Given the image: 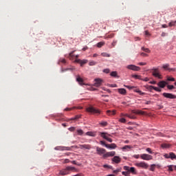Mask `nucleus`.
I'll return each mask as SVG.
<instances>
[{
    "instance_id": "nucleus-8",
    "label": "nucleus",
    "mask_w": 176,
    "mask_h": 176,
    "mask_svg": "<svg viewBox=\"0 0 176 176\" xmlns=\"http://www.w3.org/2000/svg\"><path fill=\"white\" fill-rule=\"evenodd\" d=\"M126 68L128 69H131V71H140L141 69V67L134 65H129L128 66H126Z\"/></svg>"
},
{
    "instance_id": "nucleus-44",
    "label": "nucleus",
    "mask_w": 176,
    "mask_h": 176,
    "mask_svg": "<svg viewBox=\"0 0 176 176\" xmlns=\"http://www.w3.org/2000/svg\"><path fill=\"white\" fill-rule=\"evenodd\" d=\"M117 43H118V41L113 40L112 43H111V46H113V47H115V46H116Z\"/></svg>"
},
{
    "instance_id": "nucleus-7",
    "label": "nucleus",
    "mask_w": 176,
    "mask_h": 176,
    "mask_svg": "<svg viewBox=\"0 0 176 176\" xmlns=\"http://www.w3.org/2000/svg\"><path fill=\"white\" fill-rule=\"evenodd\" d=\"M164 156L165 159H171V160L176 159V155L174 153H169L168 154H165Z\"/></svg>"
},
{
    "instance_id": "nucleus-11",
    "label": "nucleus",
    "mask_w": 176,
    "mask_h": 176,
    "mask_svg": "<svg viewBox=\"0 0 176 176\" xmlns=\"http://www.w3.org/2000/svg\"><path fill=\"white\" fill-rule=\"evenodd\" d=\"M162 96L166 98H170L171 100L176 98V96L170 93H163Z\"/></svg>"
},
{
    "instance_id": "nucleus-4",
    "label": "nucleus",
    "mask_w": 176,
    "mask_h": 176,
    "mask_svg": "<svg viewBox=\"0 0 176 176\" xmlns=\"http://www.w3.org/2000/svg\"><path fill=\"white\" fill-rule=\"evenodd\" d=\"M135 166H136V167H140L141 168H145V169L149 167V165L144 162H137L135 164Z\"/></svg>"
},
{
    "instance_id": "nucleus-15",
    "label": "nucleus",
    "mask_w": 176,
    "mask_h": 176,
    "mask_svg": "<svg viewBox=\"0 0 176 176\" xmlns=\"http://www.w3.org/2000/svg\"><path fill=\"white\" fill-rule=\"evenodd\" d=\"M168 83L166 81H160L157 83V85L159 86V87H161L162 89H164V87H166V85H168Z\"/></svg>"
},
{
    "instance_id": "nucleus-45",
    "label": "nucleus",
    "mask_w": 176,
    "mask_h": 176,
    "mask_svg": "<svg viewBox=\"0 0 176 176\" xmlns=\"http://www.w3.org/2000/svg\"><path fill=\"white\" fill-rule=\"evenodd\" d=\"M122 175H125V176H130V173L127 170V172H124L123 171L122 173Z\"/></svg>"
},
{
    "instance_id": "nucleus-14",
    "label": "nucleus",
    "mask_w": 176,
    "mask_h": 176,
    "mask_svg": "<svg viewBox=\"0 0 176 176\" xmlns=\"http://www.w3.org/2000/svg\"><path fill=\"white\" fill-rule=\"evenodd\" d=\"M111 160L112 162H113V163H116V164H119V163L122 162V159H120V157L119 156H114Z\"/></svg>"
},
{
    "instance_id": "nucleus-27",
    "label": "nucleus",
    "mask_w": 176,
    "mask_h": 176,
    "mask_svg": "<svg viewBox=\"0 0 176 176\" xmlns=\"http://www.w3.org/2000/svg\"><path fill=\"white\" fill-rule=\"evenodd\" d=\"M80 116H76L74 118L69 119L67 121L69 122V120H78V119H80Z\"/></svg>"
},
{
    "instance_id": "nucleus-1",
    "label": "nucleus",
    "mask_w": 176,
    "mask_h": 176,
    "mask_svg": "<svg viewBox=\"0 0 176 176\" xmlns=\"http://www.w3.org/2000/svg\"><path fill=\"white\" fill-rule=\"evenodd\" d=\"M71 171L73 173H78V169L74 166H67L65 168L60 170V175H68V174L71 173Z\"/></svg>"
},
{
    "instance_id": "nucleus-51",
    "label": "nucleus",
    "mask_w": 176,
    "mask_h": 176,
    "mask_svg": "<svg viewBox=\"0 0 176 176\" xmlns=\"http://www.w3.org/2000/svg\"><path fill=\"white\" fill-rule=\"evenodd\" d=\"M135 91H136V93H138L140 96H143V94H144V92L140 91V89H138Z\"/></svg>"
},
{
    "instance_id": "nucleus-55",
    "label": "nucleus",
    "mask_w": 176,
    "mask_h": 176,
    "mask_svg": "<svg viewBox=\"0 0 176 176\" xmlns=\"http://www.w3.org/2000/svg\"><path fill=\"white\" fill-rule=\"evenodd\" d=\"M142 80H143L144 82H148L149 81V78L148 77H146L145 78H142Z\"/></svg>"
},
{
    "instance_id": "nucleus-31",
    "label": "nucleus",
    "mask_w": 176,
    "mask_h": 176,
    "mask_svg": "<svg viewBox=\"0 0 176 176\" xmlns=\"http://www.w3.org/2000/svg\"><path fill=\"white\" fill-rule=\"evenodd\" d=\"M55 151H64V146H56L55 147Z\"/></svg>"
},
{
    "instance_id": "nucleus-9",
    "label": "nucleus",
    "mask_w": 176,
    "mask_h": 176,
    "mask_svg": "<svg viewBox=\"0 0 176 176\" xmlns=\"http://www.w3.org/2000/svg\"><path fill=\"white\" fill-rule=\"evenodd\" d=\"M96 153L97 155H100V156H101V155H105V153H107V150L102 148L97 147Z\"/></svg>"
},
{
    "instance_id": "nucleus-33",
    "label": "nucleus",
    "mask_w": 176,
    "mask_h": 176,
    "mask_svg": "<svg viewBox=\"0 0 176 176\" xmlns=\"http://www.w3.org/2000/svg\"><path fill=\"white\" fill-rule=\"evenodd\" d=\"M132 76L133 78H135V79H139L140 80H142V78L141 77V76L133 75Z\"/></svg>"
},
{
    "instance_id": "nucleus-58",
    "label": "nucleus",
    "mask_w": 176,
    "mask_h": 176,
    "mask_svg": "<svg viewBox=\"0 0 176 176\" xmlns=\"http://www.w3.org/2000/svg\"><path fill=\"white\" fill-rule=\"evenodd\" d=\"M144 34H145V35H146L147 36H151V34H149V32H148V30H146V31L144 32Z\"/></svg>"
},
{
    "instance_id": "nucleus-38",
    "label": "nucleus",
    "mask_w": 176,
    "mask_h": 176,
    "mask_svg": "<svg viewBox=\"0 0 176 176\" xmlns=\"http://www.w3.org/2000/svg\"><path fill=\"white\" fill-rule=\"evenodd\" d=\"M77 133H78V135H83V130H82V129L77 130Z\"/></svg>"
},
{
    "instance_id": "nucleus-21",
    "label": "nucleus",
    "mask_w": 176,
    "mask_h": 176,
    "mask_svg": "<svg viewBox=\"0 0 176 176\" xmlns=\"http://www.w3.org/2000/svg\"><path fill=\"white\" fill-rule=\"evenodd\" d=\"M76 80L81 86H83V85H85V83H83V78H80V76H77Z\"/></svg>"
},
{
    "instance_id": "nucleus-39",
    "label": "nucleus",
    "mask_w": 176,
    "mask_h": 176,
    "mask_svg": "<svg viewBox=\"0 0 176 176\" xmlns=\"http://www.w3.org/2000/svg\"><path fill=\"white\" fill-rule=\"evenodd\" d=\"M167 80H168L169 82H175V78H171V77H168L167 78Z\"/></svg>"
},
{
    "instance_id": "nucleus-3",
    "label": "nucleus",
    "mask_w": 176,
    "mask_h": 176,
    "mask_svg": "<svg viewBox=\"0 0 176 176\" xmlns=\"http://www.w3.org/2000/svg\"><path fill=\"white\" fill-rule=\"evenodd\" d=\"M87 111L89 112L90 113H96V115H100V113H101V110L96 109L93 107L87 108Z\"/></svg>"
},
{
    "instance_id": "nucleus-19",
    "label": "nucleus",
    "mask_w": 176,
    "mask_h": 176,
    "mask_svg": "<svg viewBox=\"0 0 176 176\" xmlns=\"http://www.w3.org/2000/svg\"><path fill=\"white\" fill-rule=\"evenodd\" d=\"M168 67H170V65L168 63H166L165 65H163L162 68H164V69H166L167 71H175V69L174 68H168Z\"/></svg>"
},
{
    "instance_id": "nucleus-46",
    "label": "nucleus",
    "mask_w": 176,
    "mask_h": 176,
    "mask_svg": "<svg viewBox=\"0 0 176 176\" xmlns=\"http://www.w3.org/2000/svg\"><path fill=\"white\" fill-rule=\"evenodd\" d=\"M100 124H101V126H108V122L103 121V122H100Z\"/></svg>"
},
{
    "instance_id": "nucleus-43",
    "label": "nucleus",
    "mask_w": 176,
    "mask_h": 176,
    "mask_svg": "<svg viewBox=\"0 0 176 176\" xmlns=\"http://www.w3.org/2000/svg\"><path fill=\"white\" fill-rule=\"evenodd\" d=\"M173 167H174V165L168 166V171H174V169H173Z\"/></svg>"
},
{
    "instance_id": "nucleus-47",
    "label": "nucleus",
    "mask_w": 176,
    "mask_h": 176,
    "mask_svg": "<svg viewBox=\"0 0 176 176\" xmlns=\"http://www.w3.org/2000/svg\"><path fill=\"white\" fill-rule=\"evenodd\" d=\"M146 151V152H148V153H150L151 155L153 154V152H152V149H151V148H147Z\"/></svg>"
},
{
    "instance_id": "nucleus-2",
    "label": "nucleus",
    "mask_w": 176,
    "mask_h": 176,
    "mask_svg": "<svg viewBox=\"0 0 176 176\" xmlns=\"http://www.w3.org/2000/svg\"><path fill=\"white\" fill-rule=\"evenodd\" d=\"M151 71H153L152 72L153 76H154L155 78H158V79H163V76H162V74H160L159 72V68L153 67L151 69Z\"/></svg>"
},
{
    "instance_id": "nucleus-40",
    "label": "nucleus",
    "mask_w": 176,
    "mask_h": 176,
    "mask_svg": "<svg viewBox=\"0 0 176 176\" xmlns=\"http://www.w3.org/2000/svg\"><path fill=\"white\" fill-rule=\"evenodd\" d=\"M124 87H126V89H129V90H131L132 89H135V87L129 85H124Z\"/></svg>"
},
{
    "instance_id": "nucleus-35",
    "label": "nucleus",
    "mask_w": 176,
    "mask_h": 176,
    "mask_svg": "<svg viewBox=\"0 0 176 176\" xmlns=\"http://www.w3.org/2000/svg\"><path fill=\"white\" fill-rule=\"evenodd\" d=\"M110 75L111 76H113L114 78H116V76H118V72H112Z\"/></svg>"
},
{
    "instance_id": "nucleus-61",
    "label": "nucleus",
    "mask_w": 176,
    "mask_h": 176,
    "mask_svg": "<svg viewBox=\"0 0 176 176\" xmlns=\"http://www.w3.org/2000/svg\"><path fill=\"white\" fill-rule=\"evenodd\" d=\"M138 65H146V63L140 62L138 63Z\"/></svg>"
},
{
    "instance_id": "nucleus-59",
    "label": "nucleus",
    "mask_w": 176,
    "mask_h": 176,
    "mask_svg": "<svg viewBox=\"0 0 176 176\" xmlns=\"http://www.w3.org/2000/svg\"><path fill=\"white\" fill-rule=\"evenodd\" d=\"M140 56H142L143 57H147L148 54H145V53H144V52H142V53L140 54Z\"/></svg>"
},
{
    "instance_id": "nucleus-20",
    "label": "nucleus",
    "mask_w": 176,
    "mask_h": 176,
    "mask_svg": "<svg viewBox=\"0 0 176 176\" xmlns=\"http://www.w3.org/2000/svg\"><path fill=\"white\" fill-rule=\"evenodd\" d=\"M85 135H89V137H96V135H97V132H96V131H88L85 133Z\"/></svg>"
},
{
    "instance_id": "nucleus-5",
    "label": "nucleus",
    "mask_w": 176,
    "mask_h": 176,
    "mask_svg": "<svg viewBox=\"0 0 176 176\" xmlns=\"http://www.w3.org/2000/svg\"><path fill=\"white\" fill-rule=\"evenodd\" d=\"M124 170H125V171H129V173H131V174H133L134 175H135V174H137V171L135 170V168H134V167L130 168L129 166H124Z\"/></svg>"
},
{
    "instance_id": "nucleus-34",
    "label": "nucleus",
    "mask_w": 176,
    "mask_h": 176,
    "mask_svg": "<svg viewBox=\"0 0 176 176\" xmlns=\"http://www.w3.org/2000/svg\"><path fill=\"white\" fill-rule=\"evenodd\" d=\"M175 23H176V21H172L169 23L168 25L169 27H174V25H175Z\"/></svg>"
},
{
    "instance_id": "nucleus-28",
    "label": "nucleus",
    "mask_w": 176,
    "mask_h": 176,
    "mask_svg": "<svg viewBox=\"0 0 176 176\" xmlns=\"http://www.w3.org/2000/svg\"><path fill=\"white\" fill-rule=\"evenodd\" d=\"M142 50H143V52H145V53H151V50L149 48H145L142 47Z\"/></svg>"
},
{
    "instance_id": "nucleus-56",
    "label": "nucleus",
    "mask_w": 176,
    "mask_h": 176,
    "mask_svg": "<svg viewBox=\"0 0 176 176\" xmlns=\"http://www.w3.org/2000/svg\"><path fill=\"white\" fill-rule=\"evenodd\" d=\"M69 162H71V161H69V160L65 159V160H64L63 164H65L67 163H69Z\"/></svg>"
},
{
    "instance_id": "nucleus-13",
    "label": "nucleus",
    "mask_w": 176,
    "mask_h": 176,
    "mask_svg": "<svg viewBox=\"0 0 176 176\" xmlns=\"http://www.w3.org/2000/svg\"><path fill=\"white\" fill-rule=\"evenodd\" d=\"M75 63H78L79 64H80L81 67H83V65H85V64H87L88 60L86 59H84V60L76 59Z\"/></svg>"
},
{
    "instance_id": "nucleus-18",
    "label": "nucleus",
    "mask_w": 176,
    "mask_h": 176,
    "mask_svg": "<svg viewBox=\"0 0 176 176\" xmlns=\"http://www.w3.org/2000/svg\"><path fill=\"white\" fill-rule=\"evenodd\" d=\"M80 149H91V146H90L89 144H80Z\"/></svg>"
},
{
    "instance_id": "nucleus-48",
    "label": "nucleus",
    "mask_w": 176,
    "mask_h": 176,
    "mask_svg": "<svg viewBox=\"0 0 176 176\" xmlns=\"http://www.w3.org/2000/svg\"><path fill=\"white\" fill-rule=\"evenodd\" d=\"M96 64H97V63H96V61H94V60H92V61L89 62V65L93 66V65H96Z\"/></svg>"
},
{
    "instance_id": "nucleus-26",
    "label": "nucleus",
    "mask_w": 176,
    "mask_h": 176,
    "mask_svg": "<svg viewBox=\"0 0 176 176\" xmlns=\"http://www.w3.org/2000/svg\"><path fill=\"white\" fill-rule=\"evenodd\" d=\"M104 45H105V42L100 41V42L97 43V47H102V46H104Z\"/></svg>"
},
{
    "instance_id": "nucleus-63",
    "label": "nucleus",
    "mask_w": 176,
    "mask_h": 176,
    "mask_svg": "<svg viewBox=\"0 0 176 176\" xmlns=\"http://www.w3.org/2000/svg\"><path fill=\"white\" fill-rule=\"evenodd\" d=\"M100 144H101V145H104V146H105V145H108V144H105V142H104V141H100Z\"/></svg>"
},
{
    "instance_id": "nucleus-62",
    "label": "nucleus",
    "mask_w": 176,
    "mask_h": 176,
    "mask_svg": "<svg viewBox=\"0 0 176 176\" xmlns=\"http://www.w3.org/2000/svg\"><path fill=\"white\" fill-rule=\"evenodd\" d=\"M107 141H108L109 142H112V139H111L110 138H108L106 139Z\"/></svg>"
},
{
    "instance_id": "nucleus-42",
    "label": "nucleus",
    "mask_w": 176,
    "mask_h": 176,
    "mask_svg": "<svg viewBox=\"0 0 176 176\" xmlns=\"http://www.w3.org/2000/svg\"><path fill=\"white\" fill-rule=\"evenodd\" d=\"M104 168H110L112 169V166L108 165V164H104L103 165Z\"/></svg>"
},
{
    "instance_id": "nucleus-30",
    "label": "nucleus",
    "mask_w": 176,
    "mask_h": 176,
    "mask_svg": "<svg viewBox=\"0 0 176 176\" xmlns=\"http://www.w3.org/2000/svg\"><path fill=\"white\" fill-rule=\"evenodd\" d=\"M101 56H102V57H111V54H109L107 52L101 53Z\"/></svg>"
},
{
    "instance_id": "nucleus-12",
    "label": "nucleus",
    "mask_w": 176,
    "mask_h": 176,
    "mask_svg": "<svg viewBox=\"0 0 176 176\" xmlns=\"http://www.w3.org/2000/svg\"><path fill=\"white\" fill-rule=\"evenodd\" d=\"M101 85H102V80L100 78H96L94 86H95L96 87H100Z\"/></svg>"
},
{
    "instance_id": "nucleus-32",
    "label": "nucleus",
    "mask_w": 176,
    "mask_h": 176,
    "mask_svg": "<svg viewBox=\"0 0 176 176\" xmlns=\"http://www.w3.org/2000/svg\"><path fill=\"white\" fill-rule=\"evenodd\" d=\"M156 164H151L150 168V171H155V168H156Z\"/></svg>"
},
{
    "instance_id": "nucleus-22",
    "label": "nucleus",
    "mask_w": 176,
    "mask_h": 176,
    "mask_svg": "<svg viewBox=\"0 0 176 176\" xmlns=\"http://www.w3.org/2000/svg\"><path fill=\"white\" fill-rule=\"evenodd\" d=\"M118 93H120V94H122V96H126L127 93V91L124 88H120V89H118Z\"/></svg>"
},
{
    "instance_id": "nucleus-53",
    "label": "nucleus",
    "mask_w": 176,
    "mask_h": 176,
    "mask_svg": "<svg viewBox=\"0 0 176 176\" xmlns=\"http://www.w3.org/2000/svg\"><path fill=\"white\" fill-rule=\"evenodd\" d=\"M154 90L155 91H159V92L162 91V89H160V88L156 87H154Z\"/></svg>"
},
{
    "instance_id": "nucleus-24",
    "label": "nucleus",
    "mask_w": 176,
    "mask_h": 176,
    "mask_svg": "<svg viewBox=\"0 0 176 176\" xmlns=\"http://www.w3.org/2000/svg\"><path fill=\"white\" fill-rule=\"evenodd\" d=\"M107 114L109 115V116H111V115H116V110H107Z\"/></svg>"
},
{
    "instance_id": "nucleus-52",
    "label": "nucleus",
    "mask_w": 176,
    "mask_h": 176,
    "mask_svg": "<svg viewBox=\"0 0 176 176\" xmlns=\"http://www.w3.org/2000/svg\"><path fill=\"white\" fill-rule=\"evenodd\" d=\"M103 72H104V74H109L110 70H109V69H104L103 70Z\"/></svg>"
},
{
    "instance_id": "nucleus-17",
    "label": "nucleus",
    "mask_w": 176,
    "mask_h": 176,
    "mask_svg": "<svg viewBox=\"0 0 176 176\" xmlns=\"http://www.w3.org/2000/svg\"><path fill=\"white\" fill-rule=\"evenodd\" d=\"M132 113H135V115H145V111L140 110H132Z\"/></svg>"
},
{
    "instance_id": "nucleus-23",
    "label": "nucleus",
    "mask_w": 176,
    "mask_h": 176,
    "mask_svg": "<svg viewBox=\"0 0 176 176\" xmlns=\"http://www.w3.org/2000/svg\"><path fill=\"white\" fill-rule=\"evenodd\" d=\"M100 137H102V138H104V140H107V138H108L107 135H109L107 133H105V132H100Z\"/></svg>"
},
{
    "instance_id": "nucleus-50",
    "label": "nucleus",
    "mask_w": 176,
    "mask_h": 176,
    "mask_svg": "<svg viewBox=\"0 0 176 176\" xmlns=\"http://www.w3.org/2000/svg\"><path fill=\"white\" fill-rule=\"evenodd\" d=\"M119 122H120V123H126V119L121 118L119 120Z\"/></svg>"
},
{
    "instance_id": "nucleus-57",
    "label": "nucleus",
    "mask_w": 176,
    "mask_h": 176,
    "mask_svg": "<svg viewBox=\"0 0 176 176\" xmlns=\"http://www.w3.org/2000/svg\"><path fill=\"white\" fill-rule=\"evenodd\" d=\"M120 169H116V170H113V173L114 174H118V173H120Z\"/></svg>"
},
{
    "instance_id": "nucleus-49",
    "label": "nucleus",
    "mask_w": 176,
    "mask_h": 176,
    "mask_svg": "<svg viewBox=\"0 0 176 176\" xmlns=\"http://www.w3.org/2000/svg\"><path fill=\"white\" fill-rule=\"evenodd\" d=\"M59 61L60 63H63V64H65V63H67L65 58H60Z\"/></svg>"
},
{
    "instance_id": "nucleus-25",
    "label": "nucleus",
    "mask_w": 176,
    "mask_h": 176,
    "mask_svg": "<svg viewBox=\"0 0 176 176\" xmlns=\"http://www.w3.org/2000/svg\"><path fill=\"white\" fill-rule=\"evenodd\" d=\"M133 148L132 146L130 145H126L122 148V151H130Z\"/></svg>"
},
{
    "instance_id": "nucleus-29",
    "label": "nucleus",
    "mask_w": 176,
    "mask_h": 176,
    "mask_svg": "<svg viewBox=\"0 0 176 176\" xmlns=\"http://www.w3.org/2000/svg\"><path fill=\"white\" fill-rule=\"evenodd\" d=\"M72 148H74V146L71 147L63 146V151H72Z\"/></svg>"
},
{
    "instance_id": "nucleus-37",
    "label": "nucleus",
    "mask_w": 176,
    "mask_h": 176,
    "mask_svg": "<svg viewBox=\"0 0 176 176\" xmlns=\"http://www.w3.org/2000/svg\"><path fill=\"white\" fill-rule=\"evenodd\" d=\"M167 89H168V90H173L174 89H175V87H174V85H167Z\"/></svg>"
},
{
    "instance_id": "nucleus-10",
    "label": "nucleus",
    "mask_w": 176,
    "mask_h": 176,
    "mask_svg": "<svg viewBox=\"0 0 176 176\" xmlns=\"http://www.w3.org/2000/svg\"><path fill=\"white\" fill-rule=\"evenodd\" d=\"M115 155H116V152L115 151H110V152H107V153H105L104 155H103V157L105 159L107 157H113Z\"/></svg>"
},
{
    "instance_id": "nucleus-54",
    "label": "nucleus",
    "mask_w": 176,
    "mask_h": 176,
    "mask_svg": "<svg viewBox=\"0 0 176 176\" xmlns=\"http://www.w3.org/2000/svg\"><path fill=\"white\" fill-rule=\"evenodd\" d=\"M148 89L149 90H154L155 87H154V86H152V85H149L148 87Z\"/></svg>"
},
{
    "instance_id": "nucleus-64",
    "label": "nucleus",
    "mask_w": 176,
    "mask_h": 176,
    "mask_svg": "<svg viewBox=\"0 0 176 176\" xmlns=\"http://www.w3.org/2000/svg\"><path fill=\"white\" fill-rule=\"evenodd\" d=\"M65 111H72V108H66Z\"/></svg>"
},
{
    "instance_id": "nucleus-16",
    "label": "nucleus",
    "mask_w": 176,
    "mask_h": 176,
    "mask_svg": "<svg viewBox=\"0 0 176 176\" xmlns=\"http://www.w3.org/2000/svg\"><path fill=\"white\" fill-rule=\"evenodd\" d=\"M105 147L108 149H116L117 148L116 144L112 143L111 144H105Z\"/></svg>"
},
{
    "instance_id": "nucleus-36",
    "label": "nucleus",
    "mask_w": 176,
    "mask_h": 176,
    "mask_svg": "<svg viewBox=\"0 0 176 176\" xmlns=\"http://www.w3.org/2000/svg\"><path fill=\"white\" fill-rule=\"evenodd\" d=\"M74 53H75V51H73V52H72L69 53V58L70 59L72 58H74V57H75V55H74Z\"/></svg>"
},
{
    "instance_id": "nucleus-41",
    "label": "nucleus",
    "mask_w": 176,
    "mask_h": 176,
    "mask_svg": "<svg viewBox=\"0 0 176 176\" xmlns=\"http://www.w3.org/2000/svg\"><path fill=\"white\" fill-rule=\"evenodd\" d=\"M162 148H170V144H162Z\"/></svg>"
},
{
    "instance_id": "nucleus-6",
    "label": "nucleus",
    "mask_w": 176,
    "mask_h": 176,
    "mask_svg": "<svg viewBox=\"0 0 176 176\" xmlns=\"http://www.w3.org/2000/svg\"><path fill=\"white\" fill-rule=\"evenodd\" d=\"M140 157L142 159V160H152V159H153L152 155L145 153L140 155Z\"/></svg>"
},
{
    "instance_id": "nucleus-60",
    "label": "nucleus",
    "mask_w": 176,
    "mask_h": 176,
    "mask_svg": "<svg viewBox=\"0 0 176 176\" xmlns=\"http://www.w3.org/2000/svg\"><path fill=\"white\" fill-rule=\"evenodd\" d=\"M133 157H134L135 159H140V155H133Z\"/></svg>"
}]
</instances>
